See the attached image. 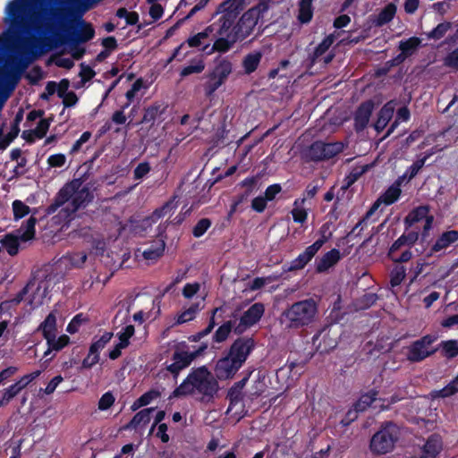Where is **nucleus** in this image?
<instances>
[{
	"instance_id": "obj_18",
	"label": "nucleus",
	"mask_w": 458,
	"mask_h": 458,
	"mask_svg": "<svg viewBox=\"0 0 458 458\" xmlns=\"http://www.w3.org/2000/svg\"><path fill=\"white\" fill-rule=\"evenodd\" d=\"M458 241V231L449 230L441 233L435 243L430 247L428 256H432L443 250H445Z\"/></svg>"
},
{
	"instance_id": "obj_22",
	"label": "nucleus",
	"mask_w": 458,
	"mask_h": 458,
	"mask_svg": "<svg viewBox=\"0 0 458 458\" xmlns=\"http://www.w3.org/2000/svg\"><path fill=\"white\" fill-rule=\"evenodd\" d=\"M70 337L67 335H62L58 338H56V336H53L46 340L47 349L43 355V357L47 359L45 362H48L53 360L54 356L47 358L52 352L62 351L70 344Z\"/></svg>"
},
{
	"instance_id": "obj_39",
	"label": "nucleus",
	"mask_w": 458,
	"mask_h": 458,
	"mask_svg": "<svg viewBox=\"0 0 458 458\" xmlns=\"http://www.w3.org/2000/svg\"><path fill=\"white\" fill-rule=\"evenodd\" d=\"M377 391L371 390L370 392L362 394L354 403L353 407L358 412L366 411L377 399Z\"/></svg>"
},
{
	"instance_id": "obj_44",
	"label": "nucleus",
	"mask_w": 458,
	"mask_h": 458,
	"mask_svg": "<svg viewBox=\"0 0 458 458\" xmlns=\"http://www.w3.org/2000/svg\"><path fill=\"white\" fill-rule=\"evenodd\" d=\"M399 250H394L393 244L389 248V250L387 252V257L394 263H405V262H408L411 259L412 252L409 249L403 250L401 254H398Z\"/></svg>"
},
{
	"instance_id": "obj_48",
	"label": "nucleus",
	"mask_w": 458,
	"mask_h": 458,
	"mask_svg": "<svg viewBox=\"0 0 458 458\" xmlns=\"http://www.w3.org/2000/svg\"><path fill=\"white\" fill-rule=\"evenodd\" d=\"M13 219L18 221L26 216L30 212V208L28 205L20 199H15L13 204Z\"/></svg>"
},
{
	"instance_id": "obj_19",
	"label": "nucleus",
	"mask_w": 458,
	"mask_h": 458,
	"mask_svg": "<svg viewBox=\"0 0 458 458\" xmlns=\"http://www.w3.org/2000/svg\"><path fill=\"white\" fill-rule=\"evenodd\" d=\"M341 259V252L338 249H332L326 252L321 258L317 259L315 262V270L321 274L327 271L330 267L336 265Z\"/></svg>"
},
{
	"instance_id": "obj_14",
	"label": "nucleus",
	"mask_w": 458,
	"mask_h": 458,
	"mask_svg": "<svg viewBox=\"0 0 458 458\" xmlns=\"http://www.w3.org/2000/svg\"><path fill=\"white\" fill-rule=\"evenodd\" d=\"M265 312V306L261 302H255L240 318L239 323L234 327V334L242 335L250 327L256 325Z\"/></svg>"
},
{
	"instance_id": "obj_10",
	"label": "nucleus",
	"mask_w": 458,
	"mask_h": 458,
	"mask_svg": "<svg viewBox=\"0 0 458 458\" xmlns=\"http://www.w3.org/2000/svg\"><path fill=\"white\" fill-rule=\"evenodd\" d=\"M344 145L341 141L324 142L316 140L301 151L305 162H320L335 157L343 152Z\"/></svg>"
},
{
	"instance_id": "obj_15",
	"label": "nucleus",
	"mask_w": 458,
	"mask_h": 458,
	"mask_svg": "<svg viewBox=\"0 0 458 458\" xmlns=\"http://www.w3.org/2000/svg\"><path fill=\"white\" fill-rule=\"evenodd\" d=\"M210 37L209 45L204 47V53L208 55L215 52L225 54L238 41L234 40L232 32L227 36H216V33L213 32Z\"/></svg>"
},
{
	"instance_id": "obj_21",
	"label": "nucleus",
	"mask_w": 458,
	"mask_h": 458,
	"mask_svg": "<svg viewBox=\"0 0 458 458\" xmlns=\"http://www.w3.org/2000/svg\"><path fill=\"white\" fill-rule=\"evenodd\" d=\"M215 30L216 25H209L203 31L190 37L186 43L190 47H199L204 52V47L209 45V38Z\"/></svg>"
},
{
	"instance_id": "obj_11",
	"label": "nucleus",
	"mask_w": 458,
	"mask_h": 458,
	"mask_svg": "<svg viewBox=\"0 0 458 458\" xmlns=\"http://www.w3.org/2000/svg\"><path fill=\"white\" fill-rule=\"evenodd\" d=\"M239 4L234 2L225 1L219 5L221 16L217 21L211 25H216L214 32L216 36H227L231 30L236 24V20L240 14Z\"/></svg>"
},
{
	"instance_id": "obj_35",
	"label": "nucleus",
	"mask_w": 458,
	"mask_h": 458,
	"mask_svg": "<svg viewBox=\"0 0 458 458\" xmlns=\"http://www.w3.org/2000/svg\"><path fill=\"white\" fill-rule=\"evenodd\" d=\"M235 321L234 320H227L224 322L221 326L218 327V328L215 331L213 335V342L221 344L225 342L230 335L231 332H234V327H235Z\"/></svg>"
},
{
	"instance_id": "obj_61",
	"label": "nucleus",
	"mask_w": 458,
	"mask_h": 458,
	"mask_svg": "<svg viewBox=\"0 0 458 458\" xmlns=\"http://www.w3.org/2000/svg\"><path fill=\"white\" fill-rule=\"evenodd\" d=\"M36 283L37 282L35 279H30L27 284L19 293H16L14 298L12 300V302L15 304L21 303L30 290L36 285Z\"/></svg>"
},
{
	"instance_id": "obj_63",
	"label": "nucleus",
	"mask_w": 458,
	"mask_h": 458,
	"mask_svg": "<svg viewBox=\"0 0 458 458\" xmlns=\"http://www.w3.org/2000/svg\"><path fill=\"white\" fill-rule=\"evenodd\" d=\"M458 392V374L447 386L439 391L442 397H448Z\"/></svg>"
},
{
	"instance_id": "obj_7",
	"label": "nucleus",
	"mask_w": 458,
	"mask_h": 458,
	"mask_svg": "<svg viewBox=\"0 0 458 458\" xmlns=\"http://www.w3.org/2000/svg\"><path fill=\"white\" fill-rule=\"evenodd\" d=\"M400 438V428L392 421L384 422L380 428L371 437L369 451L374 455L386 454L394 451Z\"/></svg>"
},
{
	"instance_id": "obj_23",
	"label": "nucleus",
	"mask_w": 458,
	"mask_h": 458,
	"mask_svg": "<svg viewBox=\"0 0 458 458\" xmlns=\"http://www.w3.org/2000/svg\"><path fill=\"white\" fill-rule=\"evenodd\" d=\"M442 447L441 437L437 434H431L421 447V453L428 455V458H436L441 452Z\"/></svg>"
},
{
	"instance_id": "obj_36",
	"label": "nucleus",
	"mask_w": 458,
	"mask_h": 458,
	"mask_svg": "<svg viewBox=\"0 0 458 458\" xmlns=\"http://www.w3.org/2000/svg\"><path fill=\"white\" fill-rule=\"evenodd\" d=\"M165 243L164 240L154 242L149 247L143 250L142 256L145 259L155 260L160 258L165 251Z\"/></svg>"
},
{
	"instance_id": "obj_38",
	"label": "nucleus",
	"mask_w": 458,
	"mask_h": 458,
	"mask_svg": "<svg viewBox=\"0 0 458 458\" xmlns=\"http://www.w3.org/2000/svg\"><path fill=\"white\" fill-rule=\"evenodd\" d=\"M432 155V152L426 154L423 157L417 159L412 163L411 165H410L404 174L401 176L402 182L404 179H407V181H411L419 173V171L424 166L427 159Z\"/></svg>"
},
{
	"instance_id": "obj_43",
	"label": "nucleus",
	"mask_w": 458,
	"mask_h": 458,
	"mask_svg": "<svg viewBox=\"0 0 458 458\" xmlns=\"http://www.w3.org/2000/svg\"><path fill=\"white\" fill-rule=\"evenodd\" d=\"M113 335L112 332H105L98 339L94 338L89 346L90 352L99 354L100 351L110 342Z\"/></svg>"
},
{
	"instance_id": "obj_40",
	"label": "nucleus",
	"mask_w": 458,
	"mask_h": 458,
	"mask_svg": "<svg viewBox=\"0 0 458 458\" xmlns=\"http://www.w3.org/2000/svg\"><path fill=\"white\" fill-rule=\"evenodd\" d=\"M48 293L47 283L41 281L38 284L35 292L33 293L29 304L33 308H37L43 304V301Z\"/></svg>"
},
{
	"instance_id": "obj_46",
	"label": "nucleus",
	"mask_w": 458,
	"mask_h": 458,
	"mask_svg": "<svg viewBox=\"0 0 458 458\" xmlns=\"http://www.w3.org/2000/svg\"><path fill=\"white\" fill-rule=\"evenodd\" d=\"M392 115H393V109L388 108L386 106H384L378 113L377 120L375 123L376 130L377 131L383 130L386 126L388 122L390 121Z\"/></svg>"
},
{
	"instance_id": "obj_31",
	"label": "nucleus",
	"mask_w": 458,
	"mask_h": 458,
	"mask_svg": "<svg viewBox=\"0 0 458 458\" xmlns=\"http://www.w3.org/2000/svg\"><path fill=\"white\" fill-rule=\"evenodd\" d=\"M262 59V53L260 51H253L247 54L242 59V67L246 74L254 72Z\"/></svg>"
},
{
	"instance_id": "obj_47",
	"label": "nucleus",
	"mask_w": 458,
	"mask_h": 458,
	"mask_svg": "<svg viewBox=\"0 0 458 458\" xmlns=\"http://www.w3.org/2000/svg\"><path fill=\"white\" fill-rule=\"evenodd\" d=\"M135 333V328L133 325H128L122 329L121 332L117 334L118 339H119V347L120 348H126L130 344V339L131 336H133Z\"/></svg>"
},
{
	"instance_id": "obj_56",
	"label": "nucleus",
	"mask_w": 458,
	"mask_h": 458,
	"mask_svg": "<svg viewBox=\"0 0 458 458\" xmlns=\"http://www.w3.org/2000/svg\"><path fill=\"white\" fill-rule=\"evenodd\" d=\"M160 396L161 393L158 390L150 389L139 397V403L140 405L147 406Z\"/></svg>"
},
{
	"instance_id": "obj_16",
	"label": "nucleus",
	"mask_w": 458,
	"mask_h": 458,
	"mask_svg": "<svg viewBox=\"0 0 458 458\" xmlns=\"http://www.w3.org/2000/svg\"><path fill=\"white\" fill-rule=\"evenodd\" d=\"M318 250H319L313 243L308 246L304 251L300 253L290 264H284L282 267L283 273L303 269L312 260Z\"/></svg>"
},
{
	"instance_id": "obj_29",
	"label": "nucleus",
	"mask_w": 458,
	"mask_h": 458,
	"mask_svg": "<svg viewBox=\"0 0 458 458\" xmlns=\"http://www.w3.org/2000/svg\"><path fill=\"white\" fill-rule=\"evenodd\" d=\"M335 35L329 34L315 47L314 51L309 55V60L311 65L315 64L318 59L329 49L335 42Z\"/></svg>"
},
{
	"instance_id": "obj_5",
	"label": "nucleus",
	"mask_w": 458,
	"mask_h": 458,
	"mask_svg": "<svg viewBox=\"0 0 458 458\" xmlns=\"http://www.w3.org/2000/svg\"><path fill=\"white\" fill-rule=\"evenodd\" d=\"M4 22L8 24V29L4 32L0 42L6 48L13 47L21 34H30L32 30L37 33L41 32L40 26L28 21L26 6L21 0H13L8 3Z\"/></svg>"
},
{
	"instance_id": "obj_42",
	"label": "nucleus",
	"mask_w": 458,
	"mask_h": 458,
	"mask_svg": "<svg viewBox=\"0 0 458 458\" xmlns=\"http://www.w3.org/2000/svg\"><path fill=\"white\" fill-rule=\"evenodd\" d=\"M440 347L442 355L447 359H453L458 355V340L456 339L442 341Z\"/></svg>"
},
{
	"instance_id": "obj_49",
	"label": "nucleus",
	"mask_w": 458,
	"mask_h": 458,
	"mask_svg": "<svg viewBox=\"0 0 458 458\" xmlns=\"http://www.w3.org/2000/svg\"><path fill=\"white\" fill-rule=\"evenodd\" d=\"M452 23L450 21H444L437 25L430 32L428 33V38L435 40L441 39L445 33L451 29Z\"/></svg>"
},
{
	"instance_id": "obj_53",
	"label": "nucleus",
	"mask_w": 458,
	"mask_h": 458,
	"mask_svg": "<svg viewBox=\"0 0 458 458\" xmlns=\"http://www.w3.org/2000/svg\"><path fill=\"white\" fill-rule=\"evenodd\" d=\"M115 402V397L111 391H107L100 397L98 408L100 411H106L111 408Z\"/></svg>"
},
{
	"instance_id": "obj_60",
	"label": "nucleus",
	"mask_w": 458,
	"mask_h": 458,
	"mask_svg": "<svg viewBox=\"0 0 458 458\" xmlns=\"http://www.w3.org/2000/svg\"><path fill=\"white\" fill-rule=\"evenodd\" d=\"M151 170L150 165L148 162H141L140 163L133 171V179L140 180L145 177Z\"/></svg>"
},
{
	"instance_id": "obj_8",
	"label": "nucleus",
	"mask_w": 458,
	"mask_h": 458,
	"mask_svg": "<svg viewBox=\"0 0 458 458\" xmlns=\"http://www.w3.org/2000/svg\"><path fill=\"white\" fill-rule=\"evenodd\" d=\"M268 9V0H259L256 5L243 13L231 30L232 34L234 36V40L243 41L246 39L253 32L259 19L263 18L264 13Z\"/></svg>"
},
{
	"instance_id": "obj_52",
	"label": "nucleus",
	"mask_w": 458,
	"mask_h": 458,
	"mask_svg": "<svg viewBox=\"0 0 458 458\" xmlns=\"http://www.w3.org/2000/svg\"><path fill=\"white\" fill-rule=\"evenodd\" d=\"M211 226V221L209 218H201L197 222L192 229V234L196 238H199L208 230Z\"/></svg>"
},
{
	"instance_id": "obj_4",
	"label": "nucleus",
	"mask_w": 458,
	"mask_h": 458,
	"mask_svg": "<svg viewBox=\"0 0 458 458\" xmlns=\"http://www.w3.org/2000/svg\"><path fill=\"white\" fill-rule=\"evenodd\" d=\"M255 347L256 342L253 337L240 336L235 339L229 347L227 353L216 363L215 374L216 378L220 380L233 378Z\"/></svg>"
},
{
	"instance_id": "obj_33",
	"label": "nucleus",
	"mask_w": 458,
	"mask_h": 458,
	"mask_svg": "<svg viewBox=\"0 0 458 458\" xmlns=\"http://www.w3.org/2000/svg\"><path fill=\"white\" fill-rule=\"evenodd\" d=\"M396 13V6L390 3L386 4L377 15L376 19L374 20L373 23L377 27H381L383 25L387 24L390 22L394 15Z\"/></svg>"
},
{
	"instance_id": "obj_24",
	"label": "nucleus",
	"mask_w": 458,
	"mask_h": 458,
	"mask_svg": "<svg viewBox=\"0 0 458 458\" xmlns=\"http://www.w3.org/2000/svg\"><path fill=\"white\" fill-rule=\"evenodd\" d=\"M429 212L428 206H419L413 208L409 214L404 217L403 224L405 230L408 231L411 227H412L415 224L420 222L426 217L429 216L428 214Z\"/></svg>"
},
{
	"instance_id": "obj_9",
	"label": "nucleus",
	"mask_w": 458,
	"mask_h": 458,
	"mask_svg": "<svg viewBox=\"0 0 458 458\" xmlns=\"http://www.w3.org/2000/svg\"><path fill=\"white\" fill-rule=\"evenodd\" d=\"M187 347L188 345L185 342L177 344L171 357L172 363L166 365V370L173 375L174 378H177L182 370L188 368L198 357L203 355L208 348V344L202 343L197 349L191 352L184 350Z\"/></svg>"
},
{
	"instance_id": "obj_50",
	"label": "nucleus",
	"mask_w": 458,
	"mask_h": 458,
	"mask_svg": "<svg viewBox=\"0 0 458 458\" xmlns=\"http://www.w3.org/2000/svg\"><path fill=\"white\" fill-rule=\"evenodd\" d=\"M37 224V218L31 216L25 223V231L21 233V239L22 242H28L35 237V225Z\"/></svg>"
},
{
	"instance_id": "obj_12",
	"label": "nucleus",
	"mask_w": 458,
	"mask_h": 458,
	"mask_svg": "<svg viewBox=\"0 0 458 458\" xmlns=\"http://www.w3.org/2000/svg\"><path fill=\"white\" fill-rule=\"evenodd\" d=\"M233 64L227 58H222L214 69L207 75L208 81L204 84L206 97H211L226 81L232 73Z\"/></svg>"
},
{
	"instance_id": "obj_59",
	"label": "nucleus",
	"mask_w": 458,
	"mask_h": 458,
	"mask_svg": "<svg viewBox=\"0 0 458 458\" xmlns=\"http://www.w3.org/2000/svg\"><path fill=\"white\" fill-rule=\"evenodd\" d=\"M280 276H281V275L269 276L267 277H255L252 280V282H251V284L250 285V288L252 291L259 290V289H261L266 284L267 282H271L273 280H276Z\"/></svg>"
},
{
	"instance_id": "obj_3",
	"label": "nucleus",
	"mask_w": 458,
	"mask_h": 458,
	"mask_svg": "<svg viewBox=\"0 0 458 458\" xmlns=\"http://www.w3.org/2000/svg\"><path fill=\"white\" fill-rule=\"evenodd\" d=\"M94 199V194L87 185L82 186L80 179L66 182L56 193L54 201L47 207L48 215L54 214L60 207L71 200L61 211L65 218H72L80 208H86Z\"/></svg>"
},
{
	"instance_id": "obj_54",
	"label": "nucleus",
	"mask_w": 458,
	"mask_h": 458,
	"mask_svg": "<svg viewBox=\"0 0 458 458\" xmlns=\"http://www.w3.org/2000/svg\"><path fill=\"white\" fill-rule=\"evenodd\" d=\"M411 117L410 110L407 106H402L397 110L396 113V118L395 121L392 123L391 127L389 128L387 134H390L394 128L397 126L398 123L401 122H407Z\"/></svg>"
},
{
	"instance_id": "obj_28",
	"label": "nucleus",
	"mask_w": 458,
	"mask_h": 458,
	"mask_svg": "<svg viewBox=\"0 0 458 458\" xmlns=\"http://www.w3.org/2000/svg\"><path fill=\"white\" fill-rule=\"evenodd\" d=\"M421 39L418 37H411L405 40H401L398 45V48L401 51L400 54L407 59L411 56L418 48L420 47Z\"/></svg>"
},
{
	"instance_id": "obj_45",
	"label": "nucleus",
	"mask_w": 458,
	"mask_h": 458,
	"mask_svg": "<svg viewBox=\"0 0 458 458\" xmlns=\"http://www.w3.org/2000/svg\"><path fill=\"white\" fill-rule=\"evenodd\" d=\"M406 276V268L403 265H396L390 272V284L392 287L399 286Z\"/></svg>"
},
{
	"instance_id": "obj_2",
	"label": "nucleus",
	"mask_w": 458,
	"mask_h": 458,
	"mask_svg": "<svg viewBox=\"0 0 458 458\" xmlns=\"http://www.w3.org/2000/svg\"><path fill=\"white\" fill-rule=\"evenodd\" d=\"M218 391L216 377L203 365L191 369L188 376L173 391L171 397L179 398L198 394L201 395L202 402H209L215 398Z\"/></svg>"
},
{
	"instance_id": "obj_30",
	"label": "nucleus",
	"mask_w": 458,
	"mask_h": 458,
	"mask_svg": "<svg viewBox=\"0 0 458 458\" xmlns=\"http://www.w3.org/2000/svg\"><path fill=\"white\" fill-rule=\"evenodd\" d=\"M156 410L155 407L145 408L138 411L127 424L126 428L136 429L140 426H145L150 421V414Z\"/></svg>"
},
{
	"instance_id": "obj_41",
	"label": "nucleus",
	"mask_w": 458,
	"mask_h": 458,
	"mask_svg": "<svg viewBox=\"0 0 458 458\" xmlns=\"http://www.w3.org/2000/svg\"><path fill=\"white\" fill-rule=\"evenodd\" d=\"M164 110L165 109L162 108V106L158 104L149 106L144 111L141 123L153 124L157 118L164 113Z\"/></svg>"
},
{
	"instance_id": "obj_58",
	"label": "nucleus",
	"mask_w": 458,
	"mask_h": 458,
	"mask_svg": "<svg viewBox=\"0 0 458 458\" xmlns=\"http://www.w3.org/2000/svg\"><path fill=\"white\" fill-rule=\"evenodd\" d=\"M444 65L458 71V47L445 55L444 58Z\"/></svg>"
},
{
	"instance_id": "obj_51",
	"label": "nucleus",
	"mask_w": 458,
	"mask_h": 458,
	"mask_svg": "<svg viewBox=\"0 0 458 458\" xmlns=\"http://www.w3.org/2000/svg\"><path fill=\"white\" fill-rule=\"evenodd\" d=\"M204 69L205 64L203 60H198L195 64H191L182 68L180 72V76L184 78L193 73H200L204 71Z\"/></svg>"
},
{
	"instance_id": "obj_26",
	"label": "nucleus",
	"mask_w": 458,
	"mask_h": 458,
	"mask_svg": "<svg viewBox=\"0 0 458 458\" xmlns=\"http://www.w3.org/2000/svg\"><path fill=\"white\" fill-rule=\"evenodd\" d=\"M420 238V229L411 230L405 232L393 242L394 250H401L402 247L407 246L409 248L412 247Z\"/></svg>"
},
{
	"instance_id": "obj_32",
	"label": "nucleus",
	"mask_w": 458,
	"mask_h": 458,
	"mask_svg": "<svg viewBox=\"0 0 458 458\" xmlns=\"http://www.w3.org/2000/svg\"><path fill=\"white\" fill-rule=\"evenodd\" d=\"M21 236H16L13 233H6L0 240V243L7 251V253L13 257L18 254L20 249Z\"/></svg>"
},
{
	"instance_id": "obj_55",
	"label": "nucleus",
	"mask_w": 458,
	"mask_h": 458,
	"mask_svg": "<svg viewBox=\"0 0 458 458\" xmlns=\"http://www.w3.org/2000/svg\"><path fill=\"white\" fill-rule=\"evenodd\" d=\"M242 391L231 386L227 392L226 399L229 401V408L235 406L242 400Z\"/></svg>"
},
{
	"instance_id": "obj_13",
	"label": "nucleus",
	"mask_w": 458,
	"mask_h": 458,
	"mask_svg": "<svg viewBox=\"0 0 458 458\" xmlns=\"http://www.w3.org/2000/svg\"><path fill=\"white\" fill-rule=\"evenodd\" d=\"M437 337L432 335H426L412 342L405 347V357L407 360L417 363L435 354L437 349L432 347Z\"/></svg>"
},
{
	"instance_id": "obj_17",
	"label": "nucleus",
	"mask_w": 458,
	"mask_h": 458,
	"mask_svg": "<svg viewBox=\"0 0 458 458\" xmlns=\"http://www.w3.org/2000/svg\"><path fill=\"white\" fill-rule=\"evenodd\" d=\"M373 109L372 100L364 101L358 106L353 115L354 129L357 132L362 131L367 127Z\"/></svg>"
},
{
	"instance_id": "obj_64",
	"label": "nucleus",
	"mask_w": 458,
	"mask_h": 458,
	"mask_svg": "<svg viewBox=\"0 0 458 458\" xmlns=\"http://www.w3.org/2000/svg\"><path fill=\"white\" fill-rule=\"evenodd\" d=\"M281 191L282 186L279 183L271 184L265 190L264 198L267 202L273 201Z\"/></svg>"
},
{
	"instance_id": "obj_37",
	"label": "nucleus",
	"mask_w": 458,
	"mask_h": 458,
	"mask_svg": "<svg viewBox=\"0 0 458 458\" xmlns=\"http://www.w3.org/2000/svg\"><path fill=\"white\" fill-rule=\"evenodd\" d=\"M313 0H301L299 3L298 20L301 23H309L313 17Z\"/></svg>"
},
{
	"instance_id": "obj_1",
	"label": "nucleus",
	"mask_w": 458,
	"mask_h": 458,
	"mask_svg": "<svg viewBox=\"0 0 458 458\" xmlns=\"http://www.w3.org/2000/svg\"><path fill=\"white\" fill-rule=\"evenodd\" d=\"M89 0H62L61 4L67 5V8L60 7L50 10L51 19L59 23L64 34H57L54 39L32 37L22 41L17 55L3 72L9 91L14 89L21 74L43 54L66 43L71 48H73L94 38L95 30L92 24L81 18L84 12L89 8Z\"/></svg>"
},
{
	"instance_id": "obj_25",
	"label": "nucleus",
	"mask_w": 458,
	"mask_h": 458,
	"mask_svg": "<svg viewBox=\"0 0 458 458\" xmlns=\"http://www.w3.org/2000/svg\"><path fill=\"white\" fill-rule=\"evenodd\" d=\"M38 331L42 333L45 340H47L57 335L56 316L54 312H50L43 322L38 327Z\"/></svg>"
},
{
	"instance_id": "obj_6",
	"label": "nucleus",
	"mask_w": 458,
	"mask_h": 458,
	"mask_svg": "<svg viewBox=\"0 0 458 458\" xmlns=\"http://www.w3.org/2000/svg\"><path fill=\"white\" fill-rule=\"evenodd\" d=\"M318 304L313 298L295 301L281 315V322L287 329H300L315 321Z\"/></svg>"
},
{
	"instance_id": "obj_34",
	"label": "nucleus",
	"mask_w": 458,
	"mask_h": 458,
	"mask_svg": "<svg viewBox=\"0 0 458 458\" xmlns=\"http://www.w3.org/2000/svg\"><path fill=\"white\" fill-rule=\"evenodd\" d=\"M201 309L199 302L192 303L189 308L177 314L174 324L182 325L193 320Z\"/></svg>"
},
{
	"instance_id": "obj_57",
	"label": "nucleus",
	"mask_w": 458,
	"mask_h": 458,
	"mask_svg": "<svg viewBox=\"0 0 458 458\" xmlns=\"http://www.w3.org/2000/svg\"><path fill=\"white\" fill-rule=\"evenodd\" d=\"M41 372L42 370H35L30 374L24 375L19 380H17L15 384H17L19 388L22 391L30 383L38 377Z\"/></svg>"
},
{
	"instance_id": "obj_20",
	"label": "nucleus",
	"mask_w": 458,
	"mask_h": 458,
	"mask_svg": "<svg viewBox=\"0 0 458 458\" xmlns=\"http://www.w3.org/2000/svg\"><path fill=\"white\" fill-rule=\"evenodd\" d=\"M22 111L16 114L11 129L5 136L3 135V131L0 130V150H4L17 138L20 133V123L22 121Z\"/></svg>"
},
{
	"instance_id": "obj_27",
	"label": "nucleus",
	"mask_w": 458,
	"mask_h": 458,
	"mask_svg": "<svg viewBox=\"0 0 458 458\" xmlns=\"http://www.w3.org/2000/svg\"><path fill=\"white\" fill-rule=\"evenodd\" d=\"M402 177H399L394 184L388 187L384 193L381 194V200L386 206H390L396 202L402 193L401 191Z\"/></svg>"
},
{
	"instance_id": "obj_62",
	"label": "nucleus",
	"mask_w": 458,
	"mask_h": 458,
	"mask_svg": "<svg viewBox=\"0 0 458 458\" xmlns=\"http://www.w3.org/2000/svg\"><path fill=\"white\" fill-rule=\"evenodd\" d=\"M405 60L406 59L401 54H398L396 56L385 63V67L379 71L378 74H386L390 68L402 64Z\"/></svg>"
}]
</instances>
